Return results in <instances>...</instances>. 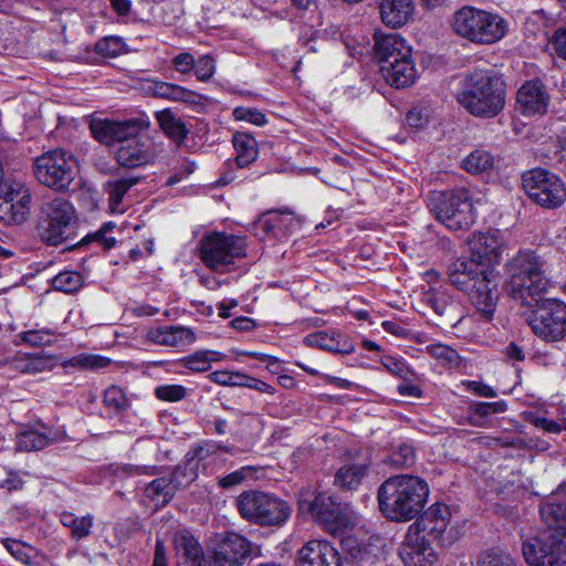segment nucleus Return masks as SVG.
Instances as JSON below:
<instances>
[{
    "mask_svg": "<svg viewBox=\"0 0 566 566\" xmlns=\"http://www.w3.org/2000/svg\"><path fill=\"white\" fill-rule=\"evenodd\" d=\"M522 184L527 196L544 208H558L566 200L564 181L546 169L534 168L524 172Z\"/></svg>",
    "mask_w": 566,
    "mask_h": 566,
    "instance_id": "nucleus-14",
    "label": "nucleus"
},
{
    "mask_svg": "<svg viewBox=\"0 0 566 566\" xmlns=\"http://www.w3.org/2000/svg\"><path fill=\"white\" fill-rule=\"evenodd\" d=\"M369 467L368 459L346 463L336 472L334 482L342 489L355 490L366 476Z\"/></svg>",
    "mask_w": 566,
    "mask_h": 566,
    "instance_id": "nucleus-37",
    "label": "nucleus"
},
{
    "mask_svg": "<svg viewBox=\"0 0 566 566\" xmlns=\"http://www.w3.org/2000/svg\"><path fill=\"white\" fill-rule=\"evenodd\" d=\"M142 130V120L129 119L123 122L101 119L91 124V132L95 139L105 145L118 146L125 144L129 138H135Z\"/></svg>",
    "mask_w": 566,
    "mask_h": 566,
    "instance_id": "nucleus-20",
    "label": "nucleus"
},
{
    "mask_svg": "<svg viewBox=\"0 0 566 566\" xmlns=\"http://www.w3.org/2000/svg\"><path fill=\"white\" fill-rule=\"evenodd\" d=\"M209 453L208 446L192 447L186 453L184 462L174 470L170 476L157 478L146 485L145 496L156 505H167L180 488L197 479L199 462Z\"/></svg>",
    "mask_w": 566,
    "mask_h": 566,
    "instance_id": "nucleus-8",
    "label": "nucleus"
},
{
    "mask_svg": "<svg viewBox=\"0 0 566 566\" xmlns=\"http://www.w3.org/2000/svg\"><path fill=\"white\" fill-rule=\"evenodd\" d=\"M175 547L178 566H208L202 546L189 531L184 530L176 534Z\"/></svg>",
    "mask_w": 566,
    "mask_h": 566,
    "instance_id": "nucleus-29",
    "label": "nucleus"
},
{
    "mask_svg": "<svg viewBox=\"0 0 566 566\" xmlns=\"http://www.w3.org/2000/svg\"><path fill=\"white\" fill-rule=\"evenodd\" d=\"M431 542L424 534L409 526L399 548V556L405 566H431L437 560Z\"/></svg>",
    "mask_w": 566,
    "mask_h": 566,
    "instance_id": "nucleus-19",
    "label": "nucleus"
},
{
    "mask_svg": "<svg viewBox=\"0 0 566 566\" xmlns=\"http://www.w3.org/2000/svg\"><path fill=\"white\" fill-rule=\"evenodd\" d=\"M548 43L560 59L566 60V28L556 29Z\"/></svg>",
    "mask_w": 566,
    "mask_h": 566,
    "instance_id": "nucleus-63",
    "label": "nucleus"
},
{
    "mask_svg": "<svg viewBox=\"0 0 566 566\" xmlns=\"http://www.w3.org/2000/svg\"><path fill=\"white\" fill-rule=\"evenodd\" d=\"M240 516L262 527H281L292 514L291 505L275 494L249 490L234 501Z\"/></svg>",
    "mask_w": 566,
    "mask_h": 566,
    "instance_id": "nucleus-6",
    "label": "nucleus"
},
{
    "mask_svg": "<svg viewBox=\"0 0 566 566\" xmlns=\"http://www.w3.org/2000/svg\"><path fill=\"white\" fill-rule=\"evenodd\" d=\"M144 90L154 97L191 106L202 101V96L195 91L159 80H147Z\"/></svg>",
    "mask_w": 566,
    "mask_h": 566,
    "instance_id": "nucleus-26",
    "label": "nucleus"
},
{
    "mask_svg": "<svg viewBox=\"0 0 566 566\" xmlns=\"http://www.w3.org/2000/svg\"><path fill=\"white\" fill-rule=\"evenodd\" d=\"M516 103L524 115L543 114L547 109L548 94L539 80L524 83L516 94Z\"/></svg>",
    "mask_w": 566,
    "mask_h": 566,
    "instance_id": "nucleus-27",
    "label": "nucleus"
},
{
    "mask_svg": "<svg viewBox=\"0 0 566 566\" xmlns=\"http://www.w3.org/2000/svg\"><path fill=\"white\" fill-rule=\"evenodd\" d=\"M298 507L334 536L342 535L352 524L348 512L326 493L302 492Z\"/></svg>",
    "mask_w": 566,
    "mask_h": 566,
    "instance_id": "nucleus-12",
    "label": "nucleus"
},
{
    "mask_svg": "<svg viewBox=\"0 0 566 566\" xmlns=\"http://www.w3.org/2000/svg\"><path fill=\"white\" fill-rule=\"evenodd\" d=\"M457 101L475 117H495L505 105V82L494 70H474L465 77Z\"/></svg>",
    "mask_w": 566,
    "mask_h": 566,
    "instance_id": "nucleus-4",
    "label": "nucleus"
},
{
    "mask_svg": "<svg viewBox=\"0 0 566 566\" xmlns=\"http://www.w3.org/2000/svg\"><path fill=\"white\" fill-rule=\"evenodd\" d=\"M196 165L192 161L184 163L166 181V185L172 187L180 182L186 176L195 171Z\"/></svg>",
    "mask_w": 566,
    "mask_h": 566,
    "instance_id": "nucleus-64",
    "label": "nucleus"
},
{
    "mask_svg": "<svg viewBox=\"0 0 566 566\" xmlns=\"http://www.w3.org/2000/svg\"><path fill=\"white\" fill-rule=\"evenodd\" d=\"M476 566H520L515 557L510 553L490 548L479 554Z\"/></svg>",
    "mask_w": 566,
    "mask_h": 566,
    "instance_id": "nucleus-46",
    "label": "nucleus"
},
{
    "mask_svg": "<svg viewBox=\"0 0 566 566\" xmlns=\"http://www.w3.org/2000/svg\"><path fill=\"white\" fill-rule=\"evenodd\" d=\"M187 389L181 385H161L155 389V395L159 400L176 402L186 397Z\"/></svg>",
    "mask_w": 566,
    "mask_h": 566,
    "instance_id": "nucleus-55",
    "label": "nucleus"
},
{
    "mask_svg": "<svg viewBox=\"0 0 566 566\" xmlns=\"http://www.w3.org/2000/svg\"><path fill=\"white\" fill-rule=\"evenodd\" d=\"M195 74L201 82L209 81L216 72V61L210 54L200 56L195 60Z\"/></svg>",
    "mask_w": 566,
    "mask_h": 566,
    "instance_id": "nucleus-56",
    "label": "nucleus"
},
{
    "mask_svg": "<svg viewBox=\"0 0 566 566\" xmlns=\"http://www.w3.org/2000/svg\"><path fill=\"white\" fill-rule=\"evenodd\" d=\"M32 172L40 185L63 193L70 190L78 174L77 160L71 153L55 148L33 160Z\"/></svg>",
    "mask_w": 566,
    "mask_h": 566,
    "instance_id": "nucleus-9",
    "label": "nucleus"
},
{
    "mask_svg": "<svg viewBox=\"0 0 566 566\" xmlns=\"http://www.w3.org/2000/svg\"><path fill=\"white\" fill-rule=\"evenodd\" d=\"M374 51L380 67L392 62L394 59L399 60L401 56H407L410 54L411 48L397 33H375Z\"/></svg>",
    "mask_w": 566,
    "mask_h": 566,
    "instance_id": "nucleus-31",
    "label": "nucleus"
},
{
    "mask_svg": "<svg viewBox=\"0 0 566 566\" xmlns=\"http://www.w3.org/2000/svg\"><path fill=\"white\" fill-rule=\"evenodd\" d=\"M566 547L557 545L548 533L543 538L531 537L522 544V555L528 566H566Z\"/></svg>",
    "mask_w": 566,
    "mask_h": 566,
    "instance_id": "nucleus-18",
    "label": "nucleus"
},
{
    "mask_svg": "<svg viewBox=\"0 0 566 566\" xmlns=\"http://www.w3.org/2000/svg\"><path fill=\"white\" fill-rule=\"evenodd\" d=\"M59 440L60 433L57 431H53L45 426H39L18 434L15 450L21 452L38 451Z\"/></svg>",
    "mask_w": 566,
    "mask_h": 566,
    "instance_id": "nucleus-34",
    "label": "nucleus"
},
{
    "mask_svg": "<svg viewBox=\"0 0 566 566\" xmlns=\"http://www.w3.org/2000/svg\"><path fill=\"white\" fill-rule=\"evenodd\" d=\"M117 163L127 168H137L151 163L155 159L153 144L148 137L139 134L129 138L116 149Z\"/></svg>",
    "mask_w": 566,
    "mask_h": 566,
    "instance_id": "nucleus-23",
    "label": "nucleus"
},
{
    "mask_svg": "<svg viewBox=\"0 0 566 566\" xmlns=\"http://www.w3.org/2000/svg\"><path fill=\"white\" fill-rule=\"evenodd\" d=\"M507 410L505 401L476 402L468 410V421L474 427H485L490 422V417L494 413H503Z\"/></svg>",
    "mask_w": 566,
    "mask_h": 566,
    "instance_id": "nucleus-39",
    "label": "nucleus"
},
{
    "mask_svg": "<svg viewBox=\"0 0 566 566\" xmlns=\"http://www.w3.org/2000/svg\"><path fill=\"white\" fill-rule=\"evenodd\" d=\"M539 513L547 533L557 545L566 547V502H557L555 496H551L542 503Z\"/></svg>",
    "mask_w": 566,
    "mask_h": 566,
    "instance_id": "nucleus-25",
    "label": "nucleus"
},
{
    "mask_svg": "<svg viewBox=\"0 0 566 566\" xmlns=\"http://www.w3.org/2000/svg\"><path fill=\"white\" fill-rule=\"evenodd\" d=\"M427 353L448 368H458L461 357L458 352L442 343H436L426 347Z\"/></svg>",
    "mask_w": 566,
    "mask_h": 566,
    "instance_id": "nucleus-47",
    "label": "nucleus"
},
{
    "mask_svg": "<svg viewBox=\"0 0 566 566\" xmlns=\"http://www.w3.org/2000/svg\"><path fill=\"white\" fill-rule=\"evenodd\" d=\"M428 208L436 219L451 231L468 230L475 221V210L465 189L432 191Z\"/></svg>",
    "mask_w": 566,
    "mask_h": 566,
    "instance_id": "nucleus-7",
    "label": "nucleus"
},
{
    "mask_svg": "<svg viewBox=\"0 0 566 566\" xmlns=\"http://www.w3.org/2000/svg\"><path fill=\"white\" fill-rule=\"evenodd\" d=\"M429 119V113L427 108L423 107H412L406 116V122L410 127L421 128L423 127Z\"/></svg>",
    "mask_w": 566,
    "mask_h": 566,
    "instance_id": "nucleus-62",
    "label": "nucleus"
},
{
    "mask_svg": "<svg viewBox=\"0 0 566 566\" xmlns=\"http://www.w3.org/2000/svg\"><path fill=\"white\" fill-rule=\"evenodd\" d=\"M52 284L56 291L74 293L83 285V276L75 271H63L55 275Z\"/></svg>",
    "mask_w": 566,
    "mask_h": 566,
    "instance_id": "nucleus-51",
    "label": "nucleus"
},
{
    "mask_svg": "<svg viewBox=\"0 0 566 566\" xmlns=\"http://www.w3.org/2000/svg\"><path fill=\"white\" fill-rule=\"evenodd\" d=\"M232 115L235 120H245L256 126H264L268 123L265 115L256 108L238 106Z\"/></svg>",
    "mask_w": 566,
    "mask_h": 566,
    "instance_id": "nucleus-54",
    "label": "nucleus"
},
{
    "mask_svg": "<svg viewBox=\"0 0 566 566\" xmlns=\"http://www.w3.org/2000/svg\"><path fill=\"white\" fill-rule=\"evenodd\" d=\"M301 224L300 217L287 210H282L268 213L255 223L254 228L256 235L262 240L266 238L282 240L300 229Z\"/></svg>",
    "mask_w": 566,
    "mask_h": 566,
    "instance_id": "nucleus-22",
    "label": "nucleus"
},
{
    "mask_svg": "<svg viewBox=\"0 0 566 566\" xmlns=\"http://www.w3.org/2000/svg\"><path fill=\"white\" fill-rule=\"evenodd\" d=\"M111 359L101 355L80 354L64 360L63 368L73 367L83 370H97L107 367Z\"/></svg>",
    "mask_w": 566,
    "mask_h": 566,
    "instance_id": "nucleus-45",
    "label": "nucleus"
},
{
    "mask_svg": "<svg viewBox=\"0 0 566 566\" xmlns=\"http://www.w3.org/2000/svg\"><path fill=\"white\" fill-rule=\"evenodd\" d=\"M224 357L223 354L216 350H197L192 355L185 357L181 365L195 373H202L210 368L212 361H220Z\"/></svg>",
    "mask_w": 566,
    "mask_h": 566,
    "instance_id": "nucleus-44",
    "label": "nucleus"
},
{
    "mask_svg": "<svg viewBox=\"0 0 566 566\" xmlns=\"http://www.w3.org/2000/svg\"><path fill=\"white\" fill-rule=\"evenodd\" d=\"M381 364L390 374L400 378H407L410 374L408 366L402 360L394 356H384L381 358Z\"/></svg>",
    "mask_w": 566,
    "mask_h": 566,
    "instance_id": "nucleus-59",
    "label": "nucleus"
},
{
    "mask_svg": "<svg viewBox=\"0 0 566 566\" xmlns=\"http://www.w3.org/2000/svg\"><path fill=\"white\" fill-rule=\"evenodd\" d=\"M124 42L118 36H106L97 41L95 51L105 57L118 56L124 51Z\"/></svg>",
    "mask_w": 566,
    "mask_h": 566,
    "instance_id": "nucleus-53",
    "label": "nucleus"
},
{
    "mask_svg": "<svg viewBox=\"0 0 566 566\" xmlns=\"http://www.w3.org/2000/svg\"><path fill=\"white\" fill-rule=\"evenodd\" d=\"M297 566H342L338 551L327 541L313 539L298 551Z\"/></svg>",
    "mask_w": 566,
    "mask_h": 566,
    "instance_id": "nucleus-24",
    "label": "nucleus"
},
{
    "mask_svg": "<svg viewBox=\"0 0 566 566\" xmlns=\"http://www.w3.org/2000/svg\"><path fill=\"white\" fill-rule=\"evenodd\" d=\"M251 554V543L234 532L216 534L209 547L208 566H242Z\"/></svg>",
    "mask_w": 566,
    "mask_h": 566,
    "instance_id": "nucleus-16",
    "label": "nucleus"
},
{
    "mask_svg": "<svg viewBox=\"0 0 566 566\" xmlns=\"http://www.w3.org/2000/svg\"><path fill=\"white\" fill-rule=\"evenodd\" d=\"M504 272L507 292L525 306H532L548 289L546 262L535 250H518L504 264Z\"/></svg>",
    "mask_w": 566,
    "mask_h": 566,
    "instance_id": "nucleus-3",
    "label": "nucleus"
},
{
    "mask_svg": "<svg viewBox=\"0 0 566 566\" xmlns=\"http://www.w3.org/2000/svg\"><path fill=\"white\" fill-rule=\"evenodd\" d=\"M451 518L450 507L444 503L437 502L423 511L410 526L432 542L448 546L453 542L451 530H449Z\"/></svg>",
    "mask_w": 566,
    "mask_h": 566,
    "instance_id": "nucleus-17",
    "label": "nucleus"
},
{
    "mask_svg": "<svg viewBox=\"0 0 566 566\" xmlns=\"http://www.w3.org/2000/svg\"><path fill=\"white\" fill-rule=\"evenodd\" d=\"M140 177H126L107 182L108 200L113 208L122 203L127 191L140 181Z\"/></svg>",
    "mask_w": 566,
    "mask_h": 566,
    "instance_id": "nucleus-48",
    "label": "nucleus"
},
{
    "mask_svg": "<svg viewBox=\"0 0 566 566\" xmlns=\"http://www.w3.org/2000/svg\"><path fill=\"white\" fill-rule=\"evenodd\" d=\"M468 243L471 256L489 269L500 263L506 250V243L497 231L474 232Z\"/></svg>",
    "mask_w": 566,
    "mask_h": 566,
    "instance_id": "nucleus-21",
    "label": "nucleus"
},
{
    "mask_svg": "<svg viewBox=\"0 0 566 566\" xmlns=\"http://www.w3.org/2000/svg\"><path fill=\"white\" fill-rule=\"evenodd\" d=\"M534 307L528 317L533 333L545 342L553 343L563 339L566 335V304L556 298H542L533 301Z\"/></svg>",
    "mask_w": 566,
    "mask_h": 566,
    "instance_id": "nucleus-13",
    "label": "nucleus"
},
{
    "mask_svg": "<svg viewBox=\"0 0 566 566\" xmlns=\"http://www.w3.org/2000/svg\"><path fill=\"white\" fill-rule=\"evenodd\" d=\"M103 402L114 413H122L129 407L125 391L118 386H111L104 391Z\"/></svg>",
    "mask_w": 566,
    "mask_h": 566,
    "instance_id": "nucleus-50",
    "label": "nucleus"
},
{
    "mask_svg": "<svg viewBox=\"0 0 566 566\" xmlns=\"http://www.w3.org/2000/svg\"><path fill=\"white\" fill-rule=\"evenodd\" d=\"M495 161L496 157L491 151L475 149L462 160V168L470 174L478 175L492 170Z\"/></svg>",
    "mask_w": 566,
    "mask_h": 566,
    "instance_id": "nucleus-42",
    "label": "nucleus"
},
{
    "mask_svg": "<svg viewBox=\"0 0 566 566\" xmlns=\"http://www.w3.org/2000/svg\"><path fill=\"white\" fill-rule=\"evenodd\" d=\"M4 546L17 560L25 565L31 564V556L29 555L28 548L21 542L7 538L4 539Z\"/></svg>",
    "mask_w": 566,
    "mask_h": 566,
    "instance_id": "nucleus-60",
    "label": "nucleus"
},
{
    "mask_svg": "<svg viewBox=\"0 0 566 566\" xmlns=\"http://www.w3.org/2000/svg\"><path fill=\"white\" fill-rule=\"evenodd\" d=\"M147 338L161 346L178 347L191 345L196 340L195 332L185 326H160L151 328Z\"/></svg>",
    "mask_w": 566,
    "mask_h": 566,
    "instance_id": "nucleus-33",
    "label": "nucleus"
},
{
    "mask_svg": "<svg viewBox=\"0 0 566 566\" xmlns=\"http://www.w3.org/2000/svg\"><path fill=\"white\" fill-rule=\"evenodd\" d=\"M304 342L310 346L342 355H349L355 350L354 344L346 336L335 331L310 334L304 338Z\"/></svg>",
    "mask_w": 566,
    "mask_h": 566,
    "instance_id": "nucleus-36",
    "label": "nucleus"
},
{
    "mask_svg": "<svg viewBox=\"0 0 566 566\" xmlns=\"http://www.w3.org/2000/svg\"><path fill=\"white\" fill-rule=\"evenodd\" d=\"M420 302L430 307L437 315L446 316L448 323L452 326L461 322V319L455 321V317L452 315L458 304L442 286H429L428 290L421 293Z\"/></svg>",
    "mask_w": 566,
    "mask_h": 566,
    "instance_id": "nucleus-32",
    "label": "nucleus"
},
{
    "mask_svg": "<svg viewBox=\"0 0 566 566\" xmlns=\"http://www.w3.org/2000/svg\"><path fill=\"white\" fill-rule=\"evenodd\" d=\"M415 11L412 0H381L380 19L389 28H401L409 22Z\"/></svg>",
    "mask_w": 566,
    "mask_h": 566,
    "instance_id": "nucleus-35",
    "label": "nucleus"
},
{
    "mask_svg": "<svg viewBox=\"0 0 566 566\" xmlns=\"http://www.w3.org/2000/svg\"><path fill=\"white\" fill-rule=\"evenodd\" d=\"M199 255L207 268L220 273L228 272L237 259L247 255V239L212 232L200 240Z\"/></svg>",
    "mask_w": 566,
    "mask_h": 566,
    "instance_id": "nucleus-11",
    "label": "nucleus"
},
{
    "mask_svg": "<svg viewBox=\"0 0 566 566\" xmlns=\"http://www.w3.org/2000/svg\"><path fill=\"white\" fill-rule=\"evenodd\" d=\"M253 469L251 467H242L241 469L233 471L224 476L218 478V485L222 489H231L237 486L247 479L248 473Z\"/></svg>",
    "mask_w": 566,
    "mask_h": 566,
    "instance_id": "nucleus-58",
    "label": "nucleus"
},
{
    "mask_svg": "<svg viewBox=\"0 0 566 566\" xmlns=\"http://www.w3.org/2000/svg\"><path fill=\"white\" fill-rule=\"evenodd\" d=\"M10 368L24 375H38L51 371L56 366L54 355L43 353L18 352L10 360Z\"/></svg>",
    "mask_w": 566,
    "mask_h": 566,
    "instance_id": "nucleus-30",
    "label": "nucleus"
},
{
    "mask_svg": "<svg viewBox=\"0 0 566 566\" xmlns=\"http://www.w3.org/2000/svg\"><path fill=\"white\" fill-rule=\"evenodd\" d=\"M94 516L86 514L84 516H76L72 512L64 511L60 515L61 524L71 531V538L78 542L91 535Z\"/></svg>",
    "mask_w": 566,
    "mask_h": 566,
    "instance_id": "nucleus-40",
    "label": "nucleus"
},
{
    "mask_svg": "<svg viewBox=\"0 0 566 566\" xmlns=\"http://www.w3.org/2000/svg\"><path fill=\"white\" fill-rule=\"evenodd\" d=\"M195 56L188 52H182L177 54L172 60L171 64L180 74H188L190 73L195 67Z\"/></svg>",
    "mask_w": 566,
    "mask_h": 566,
    "instance_id": "nucleus-61",
    "label": "nucleus"
},
{
    "mask_svg": "<svg viewBox=\"0 0 566 566\" xmlns=\"http://www.w3.org/2000/svg\"><path fill=\"white\" fill-rule=\"evenodd\" d=\"M156 119L163 132L172 140L181 143L187 134L185 123L175 116L170 109H163L156 113Z\"/></svg>",
    "mask_w": 566,
    "mask_h": 566,
    "instance_id": "nucleus-41",
    "label": "nucleus"
},
{
    "mask_svg": "<svg viewBox=\"0 0 566 566\" xmlns=\"http://www.w3.org/2000/svg\"><path fill=\"white\" fill-rule=\"evenodd\" d=\"M113 222H106L104 223L97 231L93 233L86 234L80 242L78 245H90V244H96L101 247L103 250H109L112 249L116 240L113 237H107V233L114 229Z\"/></svg>",
    "mask_w": 566,
    "mask_h": 566,
    "instance_id": "nucleus-49",
    "label": "nucleus"
},
{
    "mask_svg": "<svg viewBox=\"0 0 566 566\" xmlns=\"http://www.w3.org/2000/svg\"><path fill=\"white\" fill-rule=\"evenodd\" d=\"M76 211L66 199L55 197L41 207L38 231L40 239L48 245L56 247L72 238Z\"/></svg>",
    "mask_w": 566,
    "mask_h": 566,
    "instance_id": "nucleus-10",
    "label": "nucleus"
},
{
    "mask_svg": "<svg viewBox=\"0 0 566 566\" xmlns=\"http://www.w3.org/2000/svg\"><path fill=\"white\" fill-rule=\"evenodd\" d=\"M451 285L467 293L484 318L491 319L499 300L497 273L475 258H459L448 268Z\"/></svg>",
    "mask_w": 566,
    "mask_h": 566,
    "instance_id": "nucleus-1",
    "label": "nucleus"
},
{
    "mask_svg": "<svg viewBox=\"0 0 566 566\" xmlns=\"http://www.w3.org/2000/svg\"><path fill=\"white\" fill-rule=\"evenodd\" d=\"M30 188L19 180H6L0 186V222L4 224L23 223L31 210Z\"/></svg>",
    "mask_w": 566,
    "mask_h": 566,
    "instance_id": "nucleus-15",
    "label": "nucleus"
},
{
    "mask_svg": "<svg viewBox=\"0 0 566 566\" xmlns=\"http://www.w3.org/2000/svg\"><path fill=\"white\" fill-rule=\"evenodd\" d=\"M357 542L348 538L345 542V546L350 558L360 564H374L379 554V547L370 542Z\"/></svg>",
    "mask_w": 566,
    "mask_h": 566,
    "instance_id": "nucleus-43",
    "label": "nucleus"
},
{
    "mask_svg": "<svg viewBox=\"0 0 566 566\" xmlns=\"http://www.w3.org/2000/svg\"><path fill=\"white\" fill-rule=\"evenodd\" d=\"M428 495L427 482L409 474L385 480L377 492L380 512L394 522H408L417 517L427 503Z\"/></svg>",
    "mask_w": 566,
    "mask_h": 566,
    "instance_id": "nucleus-2",
    "label": "nucleus"
},
{
    "mask_svg": "<svg viewBox=\"0 0 566 566\" xmlns=\"http://www.w3.org/2000/svg\"><path fill=\"white\" fill-rule=\"evenodd\" d=\"M451 29L458 36L472 44L490 45L506 35L509 23L495 12L463 6L453 13Z\"/></svg>",
    "mask_w": 566,
    "mask_h": 566,
    "instance_id": "nucleus-5",
    "label": "nucleus"
},
{
    "mask_svg": "<svg viewBox=\"0 0 566 566\" xmlns=\"http://www.w3.org/2000/svg\"><path fill=\"white\" fill-rule=\"evenodd\" d=\"M232 142L237 151L235 164L238 167H248L256 160L259 150L258 143L253 136L237 132L233 134Z\"/></svg>",
    "mask_w": 566,
    "mask_h": 566,
    "instance_id": "nucleus-38",
    "label": "nucleus"
},
{
    "mask_svg": "<svg viewBox=\"0 0 566 566\" xmlns=\"http://www.w3.org/2000/svg\"><path fill=\"white\" fill-rule=\"evenodd\" d=\"M415 451L411 446L402 444L390 455V463L396 468H408L415 463Z\"/></svg>",
    "mask_w": 566,
    "mask_h": 566,
    "instance_id": "nucleus-57",
    "label": "nucleus"
},
{
    "mask_svg": "<svg viewBox=\"0 0 566 566\" xmlns=\"http://www.w3.org/2000/svg\"><path fill=\"white\" fill-rule=\"evenodd\" d=\"M18 336L22 343L31 347L50 346L54 342V332L48 328L25 331L20 333Z\"/></svg>",
    "mask_w": 566,
    "mask_h": 566,
    "instance_id": "nucleus-52",
    "label": "nucleus"
},
{
    "mask_svg": "<svg viewBox=\"0 0 566 566\" xmlns=\"http://www.w3.org/2000/svg\"><path fill=\"white\" fill-rule=\"evenodd\" d=\"M380 73L385 81L392 87L405 88L415 83L417 78V70L412 55L394 59L392 62L380 66Z\"/></svg>",
    "mask_w": 566,
    "mask_h": 566,
    "instance_id": "nucleus-28",
    "label": "nucleus"
}]
</instances>
